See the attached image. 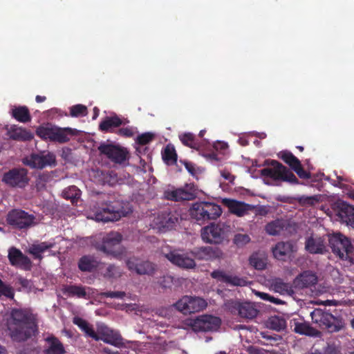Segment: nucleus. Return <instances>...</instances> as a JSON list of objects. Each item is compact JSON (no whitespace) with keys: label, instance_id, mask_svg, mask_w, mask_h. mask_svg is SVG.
Listing matches in <instances>:
<instances>
[{"label":"nucleus","instance_id":"nucleus-53","mask_svg":"<svg viewBox=\"0 0 354 354\" xmlns=\"http://www.w3.org/2000/svg\"><path fill=\"white\" fill-rule=\"evenodd\" d=\"M80 189L76 186H71L65 189L63 192V196L66 199H75L80 196Z\"/></svg>","mask_w":354,"mask_h":354},{"label":"nucleus","instance_id":"nucleus-1","mask_svg":"<svg viewBox=\"0 0 354 354\" xmlns=\"http://www.w3.org/2000/svg\"><path fill=\"white\" fill-rule=\"evenodd\" d=\"M7 328L14 341H26L37 331L35 318L28 309L13 308L7 320Z\"/></svg>","mask_w":354,"mask_h":354},{"label":"nucleus","instance_id":"nucleus-31","mask_svg":"<svg viewBox=\"0 0 354 354\" xmlns=\"http://www.w3.org/2000/svg\"><path fill=\"white\" fill-rule=\"evenodd\" d=\"M123 124L122 119L116 114L106 117L99 124V129L102 132H113V129Z\"/></svg>","mask_w":354,"mask_h":354},{"label":"nucleus","instance_id":"nucleus-58","mask_svg":"<svg viewBox=\"0 0 354 354\" xmlns=\"http://www.w3.org/2000/svg\"><path fill=\"white\" fill-rule=\"evenodd\" d=\"M262 335V337L268 341H269V343L270 344H273L274 343H276L277 344V342L279 341H281L282 339V337L281 336L279 335H276V334H274V335H268L267 333H261Z\"/></svg>","mask_w":354,"mask_h":354},{"label":"nucleus","instance_id":"nucleus-63","mask_svg":"<svg viewBox=\"0 0 354 354\" xmlns=\"http://www.w3.org/2000/svg\"><path fill=\"white\" fill-rule=\"evenodd\" d=\"M221 176L225 180L232 182L234 180V176L232 175L228 171L223 170L221 171Z\"/></svg>","mask_w":354,"mask_h":354},{"label":"nucleus","instance_id":"nucleus-29","mask_svg":"<svg viewBox=\"0 0 354 354\" xmlns=\"http://www.w3.org/2000/svg\"><path fill=\"white\" fill-rule=\"evenodd\" d=\"M100 265V262L93 256L84 255L78 261V268L84 272L95 271Z\"/></svg>","mask_w":354,"mask_h":354},{"label":"nucleus","instance_id":"nucleus-9","mask_svg":"<svg viewBox=\"0 0 354 354\" xmlns=\"http://www.w3.org/2000/svg\"><path fill=\"white\" fill-rule=\"evenodd\" d=\"M230 229V225L223 223H212L203 229L201 237L206 243L219 244L227 236Z\"/></svg>","mask_w":354,"mask_h":354},{"label":"nucleus","instance_id":"nucleus-17","mask_svg":"<svg viewBox=\"0 0 354 354\" xmlns=\"http://www.w3.org/2000/svg\"><path fill=\"white\" fill-rule=\"evenodd\" d=\"M305 250L312 254L326 253L327 252L326 236L310 234L306 239Z\"/></svg>","mask_w":354,"mask_h":354},{"label":"nucleus","instance_id":"nucleus-54","mask_svg":"<svg viewBox=\"0 0 354 354\" xmlns=\"http://www.w3.org/2000/svg\"><path fill=\"white\" fill-rule=\"evenodd\" d=\"M154 138V134L147 132L138 136L136 138V143L140 145H145L151 142Z\"/></svg>","mask_w":354,"mask_h":354},{"label":"nucleus","instance_id":"nucleus-56","mask_svg":"<svg viewBox=\"0 0 354 354\" xmlns=\"http://www.w3.org/2000/svg\"><path fill=\"white\" fill-rule=\"evenodd\" d=\"M100 295L106 298L123 299L126 296V292L124 291H106L102 292Z\"/></svg>","mask_w":354,"mask_h":354},{"label":"nucleus","instance_id":"nucleus-28","mask_svg":"<svg viewBox=\"0 0 354 354\" xmlns=\"http://www.w3.org/2000/svg\"><path fill=\"white\" fill-rule=\"evenodd\" d=\"M317 282V277L316 274L308 270L303 272L294 280L295 287L301 289L315 286Z\"/></svg>","mask_w":354,"mask_h":354},{"label":"nucleus","instance_id":"nucleus-45","mask_svg":"<svg viewBox=\"0 0 354 354\" xmlns=\"http://www.w3.org/2000/svg\"><path fill=\"white\" fill-rule=\"evenodd\" d=\"M293 330L300 335H311L314 329L306 322H299L294 320Z\"/></svg>","mask_w":354,"mask_h":354},{"label":"nucleus","instance_id":"nucleus-46","mask_svg":"<svg viewBox=\"0 0 354 354\" xmlns=\"http://www.w3.org/2000/svg\"><path fill=\"white\" fill-rule=\"evenodd\" d=\"M179 138L182 143L187 147L192 149H197L199 147V145L195 136L192 133H185L180 135Z\"/></svg>","mask_w":354,"mask_h":354},{"label":"nucleus","instance_id":"nucleus-24","mask_svg":"<svg viewBox=\"0 0 354 354\" xmlns=\"http://www.w3.org/2000/svg\"><path fill=\"white\" fill-rule=\"evenodd\" d=\"M337 216L342 223L354 228V207L344 201L337 203Z\"/></svg>","mask_w":354,"mask_h":354},{"label":"nucleus","instance_id":"nucleus-11","mask_svg":"<svg viewBox=\"0 0 354 354\" xmlns=\"http://www.w3.org/2000/svg\"><path fill=\"white\" fill-rule=\"evenodd\" d=\"M23 163L32 169H42L46 167H55L57 165L56 156L50 151L32 153L23 160Z\"/></svg>","mask_w":354,"mask_h":354},{"label":"nucleus","instance_id":"nucleus-34","mask_svg":"<svg viewBox=\"0 0 354 354\" xmlns=\"http://www.w3.org/2000/svg\"><path fill=\"white\" fill-rule=\"evenodd\" d=\"M11 115L16 120L22 123H26L31 120L29 109L26 106H15L12 109Z\"/></svg>","mask_w":354,"mask_h":354},{"label":"nucleus","instance_id":"nucleus-6","mask_svg":"<svg viewBox=\"0 0 354 354\" xmlns=\"http://www.w3.org/2000/svg\"><path fill=\"white\" fill-rule=\"evenodd\" d=\"M122 240V235L120 233L110 232L104 236L102 244L97 247V249L115 258L120 259L124 252V249L120 247Z\"/></svg>","mask_w":354,"mask_h":354},{"label":"nucleus","instance_id":"nucleus-26","mask_svg":"<svg viewBox=\"0 0 354 354\" xmlns=\"http://www.w3.org/2000/svg\"><path fill=\"white\" fill-rule=\"evenodd\" d=\"M6 129L7 136L13 140L30 141L34 138L33 134L30 131L15 124L11 125Z\"/></svg>","mask_w":354,"mask_h":354},{"label":"nucleus","instance_id":"nucleus-30","mask_svg":"<svg viewBox=\"0 0 354 354\" xmlns=\"http://www.w3.org/2000/svg\"><path fill=\"white\" fill-rule=\"evenodd\" d=\"M100 339L113 346H120L122 344V337L120 335L106 326L101 328V337H100Z\"/></svg>","mask_w":354,"mask_h":354},{"label":"nucleus","instance_id":"nucleus-50","mask_svg":"<svg viewBox=\"0 0 354 354\" xmlns=\"http://www.w3.org/2000/svg\"><path fill=\"white\" fill-rule=\"evenodd\" d=\"M122 274V270L120 267L116 266L114 264H109L105 272L104 273V277L106 278H117L120 277Z\"/></svg>","mask_w":354,"mask_h":354},{"label":"nucleus","instance_id":"nucleus-51","mask_svg":"<svg viewBox=\"0 0 354 354\" xmlns=\"http://www.w3.org/2000/svg\"><path fill=\"white\" fill-rule=\"evenodd\" d=\"M1 296H5L9 299H13L15 296V292L10 286L4 283L0 279V297Z\"/></svg>","mask_w":354,"mask_h":354},{"label":"nucleus","instance_id":"nucleus-25","mask_svg":"<svg viewBox=\"0 0 354 354\" xmlns=\"http://www.w3.org/2000/svg\"><path fill=\"white\" fill-rule=\"evenodd\" d=\"M211 277L222 283L235 286H244L247 284V281L244 279L235 275L228 274L225 272L220 270L212 272Z\"/></svg>","mask_w":354,"mask_h":354},{"label":"nucleus","instance_id":"nucleus-52","mask_svg":"<svg viewBox=\"0 0 354 354\" xmlns=\"http://www.w3.org/2000/svg\"><path fill=\"white\" fill-rule=\"evenodd\" d=\"M250 241V238L246 234H236L233 239V243L239 248L243 247Z\"/></svg>","mask_w":354,"mask_h":354},{"label":"nucleus","instance_id":"nucleus-41","mask_svg":"<svg viewBox=\"0 0 354 354\" xmlns=\"http://www.w3.org/2000/svg\"><path fill=\"white\" fill-rule=\"evenodd\" d=\"M73 130L70 128H59L56 127L53 142H57L59 143H64L69 140V135L73 134Z\"/></svg>","mask_w":354,"mask_h":354},{"label":"nucleus","instance_id":"nucleus-64","mask_svg":"<svg viewBox=\"0 0 354 354\" xmlns=\"http://www.w3.org/2000/svg\"><path fill=\"white\" fill-rule=\"evenodd\" d=\"M185 167L189 174H191L192 175H194L195 167H194V165L193 163L189 162H185Z\"/></svg>","mask_w":354,"mask_h":354},{"label":"nucleus","instance_id":"nucleus-60","mask_svg":"<svg viewBox=\"0 0 354 354\" xmlns=\"http://www.w3.org/2000/svg\"><path fill=\"white\" fill-rule=\"evenodd\" d=\"M118 134L124 137L130 138L133 136V131L131 127H124L118 131Z\"/></svg>","mask_w":354,"mask_h":354},{"label":"nucleus","instance_id":"nucleus-18","mask_svg":"<svg viewBox=\"0 0 354 354\" xmlns=\"http://www.w3.org/2000/svg\"><path fill=\"white\" fill-rule=\"evenodd\" d=\"M272 251L275 259L284 261L297 251V246L292 241H280L276 243Z\"/></svg>","mask_w":354,"mask_h":354},{"label":"nucleus","instance_id":"nucleus-21","mask_svg":"<svg viewBox=\"0 0 354 354\" xmlns=\"http://www.w3.org/2000/svg\"><path fill=\"white\" fill-rule=\"evenodd\" d=\"M8 258L10 264L25 270H29L32 262L28 257L25 255L19 249L12 247L8 251Z\"/></svg>","mask_w":354,"mask_h":354},{"label":"nucleus","instance_id":"nucleus-48","mask_svg":"<svg viewBox=\"0 0 354 354\" xmlns=\"http://www.w3.org/2000/svg\"><path fill=\"white\" fill-rule=\"evenodd\" d=\"M250 264L257 270H263L266 268V263L265 261L257 253L252 254L249 259Z\"/></svg>","mask_w":354,"mask_h":354},{"label":"nucleus","instance_id":"nucleus-37","mask_svg":"<svg viewBox=\"0 0 354 354\" xmlns=\"http://www.w3.org/2000/svg\"><path fill=\"white\" fill-rule=\"evenodd\" d=\"M54 243L50 242H41L32 244L29 248V253L33 255L35 259H41V254L48 249L53 248Z\"/></svg>","mask_w":354,"mask_h":354},{"label":"nucleus","instance_id":"nucleus-57","mask_svg":"<svg viewBox=\"0 0 354 354\" xmlns=\"http://www.w3.org/2000/svg\"><path fill=\"white\" fill-rule=\"evenodd\" d=\"M49 176L48 174H39L35 180L37 189H40L45 187L46 182L48 181Z\"/></svg>","mask_w":354,"mask_h":354},{"label":"nucleus","instance_id":"nucleus-13","mask_svg":"<svg viewBox=\"0 0 354 354\" xmlns=\"http://www.w3.org/2000/svg\"><path fill=\"white\" fill-rule=\"evenodd\" d=\"M175 308L185 315L194 313L205 309L207 302L201 297L184 296L174 304Z\"/></svg>","mask_w":354,"mask_h":354},{"label":"nucleus","instance_id":"nucleus-61","mask_svg":"<svg viewBox=\"0 0 354 354\" xmlns=\"http://www.w3.org/2000/svg\"><path fill=\"white\" fill-rule=\"evenodd\" d=\"M19 283L24 288H26V289H29L30 290L32 288V283L30 280L26 279V278H24V277H20L19 279Z\"/></svg>","mask_w":354,"mask_h":354},{"label":"nucleus","instance_id":"nucleus-22","mask_svg":"<svg viewBox=\"0 0 354 354\" xmlns=\"http://www.w3.org/2000/svg\"><path fill=\"white\" fill-rule=\"evenodd\" d=\"M194 257L198 260H212L222 256V252L217 248L204 246L195 248L192 251Z\"/></svg>","mask_w":354,"mask_h":354},{"label":"nucleus","instance_id":"nucleus-47","mask_svg":"<svg viewBox=\"0 0 354 354\" xmlns=\"http://www.w3.org/2000/svg\"><path fill=\"white\" fill-rule=\"evenodd\" d=\"M320 195L310 196H301L297 198V202L302 206H313L320 201Z\"/></svg>","mask_w":354,"mask_h":354},{"label":"nucleus","instance_id":"nucleus-3","mask_svg":"<svg viewBox=\"0 0 354 354\" xmlns=\"http://www.w3.org/2000/svg\"><path fill=\"white\" fill-rule=\"evenodd\" d=\"M268 167L260 171L261 175L274 180H281L292 185H298L299 181L295 175L286 166L277 160H268L266 161Z\"/></svg>","mask_w":354,"mask_h":354},{"label":"nucleus","instance_id":"nucleus-38","mask_svg":"<svg viewBox=\"0 0 354 354\" xmlns=\"http://www.w3.org/2000/svg\"><path fill=\"white\" fill-rule=\"evenodd\" d=\"M162 157L167 165H174L177 162V153L174 145L168 144L162 151Z\"/></svg>","mask_w":354,"mask_h":354},{"label":"nucleus","instance_id":"nucleus-15","mask_svg":"<svg viewBox=\"0 0 354 354\" xmlns=\"http://www.w3.org/2000/svg\"><path fill=\"white\" fill-rule=\"evenodd\" d=\"M98 150L116 164H122L128 159V151L119 146L103 143L98 147Z\"/></svg>","mask_w":354,"mask_h":354},{"label":"nucleus","instance_id":"nucleus-35","mask_svg":"<svg viewBox=\"0 0 354 354\" xmlns=\"http://www.w3.org/2000/svg\"><path fill=\"white\" fill-rule=\"evenodd\" d=\"M73 322L84 331L87 336L92 337L95 340L100 339V336L95 332L93 327L84 319L75 317Z\"/></svg>","mask_w":354,"mask_h":354},{"label":"nucleus","instance_id":"nucleus-12","mask_svg":"<svg viewBox=\"0 0 354 354\" xmlns=\"http://www.w3.org/2000/svg\"><path fill=\"white\" fill-rule=\"evenodd\" d=\"M221 319L216 316L203 315L196 319L188 321L189 326L194 332L216 331L221 326Z\"/></svg>","mask_w":354,"mask_h":354},{"label":"nucleus","instance_id":"nucleus-62","mask_svg":"<svg viewBox=\"0 0 354 354\" xmlns=\"http://www.w3.org/2000/svg\"><path fill=\"white\" fill-rule=\"evenodd\" d=\"M311 354H339V351L335 347L329 346L323 353L319 351H315Z\"/></svg>","mask_w":354,"mask_h":354},{"label":"nucleus","instance_id":"nucleus-10","mask_svg":"<svg viewBox=\"0 0 354 354\" xmlns=\"http://www.w3.org/2000/svg\"><path fill=\"white\" fill-rule=\"evenodd\" d=\"M327 237L333 252L342 259H348L353 248L351 241L340 233L328 235Z\"/></svg>","mask_w":354,"mask_h":354},{"label":"nucleus","instance_id":"nucleus-16","mask_svg":"<svg viewBox=\"0 0 354 354\" xmlns=\"http://www.w3.org/2000/svg\"><path fill=\"white\" fill-rule=\"evenodd\" d=\"M128 269L139 275H153L156 270V265L148 260H141L133 257L126 261Z\"/></svg>","mask_w":354,"mask_h":354},{"label":"nucleus","instance_id":"nucleus-23","mask_svg":"<svg viewBox=\"0 0 354 354\" xmlns=\"http://www.w3.org/2000/svg\"><path fill=\"white\" fill-rule=\"evenodd\" d=\"M177 221L178 218L171 212H163L154 218L153 224L160 230H169L174 227Z\"/></svg>","mask_w":354,"mask_h":354},{"label":"nucleus","instance_id":"nucleus-44","mask_svg":"<svg viewBox=\"0 0 354 354\" xmlns=\"http://www.w3.org/2000/svg\"><path fill=\"white\" fill-rule=\"evenodd\" d=\"M267 326L274 330L281 331L286 328V321L279 316H272L268 319Z\"/></svg>","mask_w":354,"mask_h":354},{"label":"nucleus","instance_id":"nucleus-5","mask_svg":"<svg viewBox=\"0 0 354 354\" xmlns=\"http://www.w3.org/2000/svg\"><path fill=\"white\" fill-rule=\"evenodd\" d=\"M6 222L13 229L27 230L37 225L35 215L21 209H12L6 216Z\"/></svg>","mask_w":354,"mask_h":354},{"label":"nucleus","instance_id":"nucleus-43","mask_svg":"<svg viewBox=\"0 0 354 354\" xmlns=\"http://www.w3.org/2000/svg\"><path fill=\"white\" fill-rule=\"evenodd\" d=\"M278 156L292 169L301 162L300 160L289 151H282L279 153Z\"/></svg>","mask_w":354,"mask_h":354},{"label":"nucleus","instance_id":"nucleus-14","mask_svg":"<svg viewBox=\"0 0 354 354\" xmlns=\"http://www.w3.org/2000/svg\"><path fill=\"white\" fill-rule=\"evenodd\" d=\"M310 316L314 323L317 324L322 328H326L331 333L340 330V326L336 324L335 317L327 311L316 308L310 313Z\"/></svg>","mask_w":354,"mask_h":354},{"label":"nucleus","instance_id":"nucleus-27","mask_svg":"<svg viewBox=\"0 0 354 354\" xmlns=\"http://www.w3.org/2000/svg\"><path fill=\"white\" fill-rule=\"evenodd\" d=\"M223 203L232 214L238 216H243L248 214V212L252 209L250 205L234 199L225 198L223 200Z\"/></svg>","mask_w":354,"mask_h":354},{"label":"nucleus","instance_id":"nucleus-4","mask_svg":"<svg viewBox=\"0 0 354 354\" xmlns=\"http://www.w3.org/2000/svg\"><path fill=\"white\" fill-rule=\"evenodd\" d=\"M221 214L222 209L220 205L206 201L195 203L189 209L191 217L201 224L210 220H216Z\"/></svg>","mask_w":354,"mask_h":354},{"label":"nucleus","instance_id":"nucleus-59","mask_svg":"<svg viewBox=\"0 0 354 354\" xmlns=\"http://www.w3.org/2000/svg\"><path fill=\"white\" fill-rule=\"evenodd\" d=\"M257 295L263 300L270 301L273 302L274 304H279L280 300L279 299L274 298V297L270 295L268 293L258 292H257Z\"/></svg>","mask_w":354,"mask_h":354},{"label":"nucleus","instance_id":"nucleus-49","mask_svg":"<svg viewBox=\"0 0 354 354\" xmlns=\"http://www.w3.org/2000/svg\"><path fill=\"white\" fill-rule=\"evenodd\" d=\"M87 113V107L83 104H76L70 108V114L72 117L85 116Z\"/></svg>","mask_w":354,"mask_h":354},{"label":"nucleus","instance_id":"nucleus-2","mask_svg":"<svg viewBox=\"0 0 354 354\" xmlns=\"http://www.w3.org/2000/svg\"><path fill=\"white\" fill-rule=\"evenodd\" d=\"M98 208L95 212V218L97 221L109 222L116 221L123 216H126L127 211L123 203L115 200L114 196L104 194L98 202Z\"/></svg>","mask_w":354,"mask_h":354},{"label":"nucleus","instance_id":"nucleus-39","mask_svg":"<svg viewBox=\"0 0 354 354\" xmlns=\"http://www.w3.org/2000/svg\"><path fill=\"white\" fill-rule=\"evenodd\" d=\"M55 129L56 127L53 126L50 124L39 126L36 130V134L42 140H49L53 141Z\"/></svg>","mask_w":354,"mask_h":354},{"label":"nucleus","instance_id":"nucleus-40","mask_svg":"<svg viewBox=\"0 0 354 354\" xmlns=\"http://www.w3.org/2000/svg\"><path fill=\"white\" fill-rule=\"evenodd\" d=\"M284 227V221L277 219L268 223L265 227V230L269 235L276 236L280 234Z\"/></svg>","mask_w":354,"mask_h":354},{"label":"nucleus","instance_id":"nucleus-19","mask_svg":"<svg viewBox=\"0 0 354 354\" xmlns=\"http://www.w3.org/2000/svg\"><path fill=\"white\" fill-rule=\"evenodd\" d=\"M163 196L167 200L178 202L194 199L196 193L192 189H188L187 185L185 187L167 189L164 192Z\"/></svg>","mask_w":354,"mask_h":354},{"label":"nucleus","instance_id":"nucleus-32","mask_svg":"<svg viewBox=\"0 0 354 354\" xmlns=\"http://www.w3.org/2000/svg\"><path fill=\"white\" fill-rule=\"evenodd\" d=\"M49 344L48 347L44 351L45 354H64L65 348L62 343L55 336H50L46 339Z\"/></svg>","mask_w":354,"mask_h":354},{"label":"nucleus","instance_id":"nucleus-8","mask_svg":"<svg viewBox=\"0 0 354 354\" xmlns=\"http://www.w3.org/2000/svg\"><path fill=\"white\" fill-rule=\"evenodd\" d=\"M224 306L230 313L243 319H252L259 312L254 304L248 301L230 299L225 302Z\"/></svg>","mask_w":354,"mask_h":354},{"label":"nucleus","instance_id":"nucleus-20","mask_svg":"<svg viewBox=\"0 0 354 354\" xmlns=\"http://www.w3.org/2000/svg\"><path fill=\"white\" fill-rule=\"evenodd\" d=\"M165 256L171 263L179 268L192 269L196 266L194 260L188 257L187 254L180 253L178 251L173 250L166 254Z\"/></svg>","mask_w":354,"mask_h":354},{"label":"nucleus","instance_id":"nucleus-7","mask_svg":"<svg viewBox=\"0 0 354 354\" xmlns=\"http://www.w3.org/2000/svg\"><path fill=\"white\" fill-rule=\"evenodd\" d=\"M1 181L11 188H25L29 183L28 171L24 167H14L3 173Z\"/></svg>","mask_w":354,"mask_h":354},{"label":"nucleus","instance_id":"nucleus-42","mask_svg":"<svg viewBox=\"0 0 354 354\" xmlns=\"http://www.w3.org/2000/svg\"><path fill=\"white\" fill-rule=\"evenodd\" d=\"M278 156L292 169L301 162L300 160L289 151H282L279 153Z\"/></svg>","mask_w":354,"mask_h":354},{"label":"nucleus","instance_id":"nucleus-36","mask_svg":"<svg viewBox=\"0 0 354 354\" xmlns=\"http://www.w3.org/2000/svg\"><path fill=\"white\" fill-rule=\"evenodd\" d=\"M62 292L67 297L84 298L86 295L85 288L82 286L77 285H63Z\"/></svg>","mask_w":354,"mask_h":354},{"label":"nucleus","instance_id":"nucleus-55","mask_svg":"<svg viewBox=\"0 0 354 354\" xmlns=\"http://www.w3.org/2000/svg\"><path fill=\"white\" fill-rule=\"evenodd\" d=\"M298 176L301 179H310L311 178V174L309 171H306L300 162L299 165L295 167L292 169Z\"/></svg>","mask_w":354,"mask_h":354},{"label":"nucleus","instance_id":"nucleus-33","mask_svg":"<svg viewBox=\"0 0 354 354\" xmlns=\"http://www.w3.org/2000/svg\"><path fill=\"white\" fill-rule=\"evenodd\" d=\"M271 287L276 292L281 295H292L294 294L292 286L289 283H286L280 278H275L271 282Z\"/></svg>","mask_w":354,"mask_h":354}]
</instances>
